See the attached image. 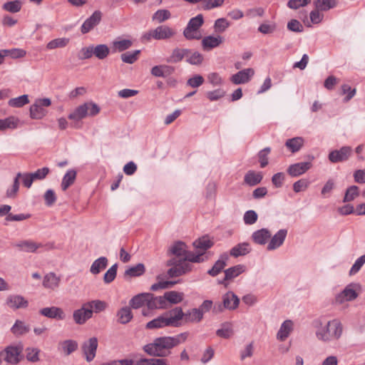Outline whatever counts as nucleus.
I'll return each instance as SVG.
<instances>
[{
    "label": "nucleus",
    "mask_w": 365,
    "mask_h": 365,
    "mask_svg": "<svg viewBox=\"0 0 365 365\" xmlns=\"http://www.w3.org/2000/svg\"><path fill=\"white\" fill-rule=\"evenodd\" d=\"M178 342V339L170 336H159L144 345L143 350L149 356L164 358L170 354V349L177 346Z\"/></svg>",
    "instance_id": "f257e3e1"
},
{
    "label": "nucleus",
    "mask_w": 365,
    "mask_h": 365,
    "mask_svg": "<svg viewBox=\"0 0 365 365\" xmlns=\"http://www.w3.org/2000/svg\"><path fill=\"white\" fill-rule=\"evenodd\" d=\"M314 324L317 328L316 336L319 340L329 341L338 339L342 334V325L338 320L329 321L324 327L320 320L315 321Z\"/></svg>",
    "instance_id": "f03ea898"
},
{
    "label": "nucleus",
    "mask_w": 365,
    "mask_h": 365,
    "mask_svg": "<svg viewBox=\"0 0 365 365\" xmlns=\"http://www.w3.org/2000/svg\"><path fill=\"white\" fill-rule=\"evenodd\" d=\"M204 24L203 15L200 14L196 16L191 18L183 31V36L187 40H199L202 38L199 33L200 28Z\"/></svg>",
    "instance_id": "7ed1b4c3"
},
{
    "label": "nucleus",
    "mask_w": 365,
    "mask_h": 365,
    "mask_svg": "<svg viewBox=\"0 0 365 365\" xmlns=\"http://www.w3.org/2000/svg\"><path fill=\"white\" fill-rule=\"evenodd\" d=\"M23 346L19 344L16 346H8L5 348L4 352L1 354L4 356V359L10 364H16L21 360Z\"/></svg>",
    "instance_id": "20e7f679"
},
{
    "label": "nucleus",
    "mask_w": 365,
    "mask_h": 365,
    "mask_svg": "<svg viewBox=\"0 0 365 365\" xmlns=\"http://www.w3.org/2000/svg\"><path fill=\"white\" fill-rule=\"evenodd\" d=\"M353 153L351 146H342L339 150H331L328 155L329 160L332 163L347 161Z\"/></svg>",
    "instance_id": "39448f33"
},
{
    "label": "nucleus",
    "mask_w": 365,
    "mask_h": 365,
    "mask_svg": "<svg viewBox=\"0 0 365 365\" xmlns=\"http://www.w3.org/2000/svg\"><path fill=\"white\" fill-rule=\"evenodd\" d=\"M98 345V339L94 336L85 341L81 344L83 354L88 362L92 361L96 357Z\"/></svg>",
    "instance_id": "423d86ee"
},
{
    "label": "nucleus",
    "mask_w": 365,
    "mask_h": 365,
    "mask_svg": "<svg viewBox=\"0 0 365 365\" xmlns=\"http://www.w3.org/2000/svg\"><path fill=\"white\" fill-rule=\"evenodd\" d=\"M359 284L351 283L348 284L344 289L336 297L337 302L341 304L344 301H352L358 297L357 289H360Z\"/></svg>",
    "instance_id": "0eeeda50"
},
{
    "label": "nucleus",
    "mask_w": 365,
    "mask_h": 365,
    "mask_svg": "<svg viewBox=\"0 0 365 365\" xmlns=\"http://www.w3.org/2000/svg\"><path fill=\"white\" fill-rule=\"evenodd\" d=\"M120 365H169L168 361L163 357L146 359L142 358L135 361L133 359L119 360Z\"/></svg>",
    "instance_id": "6e6552de"
},
{
    "label": "nucleus",
    "mask_w": 365,
    "mask_h": 365,
    "mask_svg": "<svg viewBox=\"0 0 365 365\" xmlns=\"http://www.w3.org/2000/svg\"><path fill=\"white\" fill-rule=\"evenodd\" d=\"M88 107L86 103L76 107L68 116V119L74 121L71 126L75 128H81V123L79 122L88 115Z\"/></svg>",
    "instance_id": "1a4fd4ad"
},
{
    "label": "nucleus",
    "mask_w": 365,
    "mask_h": 365,
    "mask_svg": "<svg viewBox=\"0 0 365 365\" xmlns=\"http://www.w3.org/2000/svg\"><path fill=\"white\" fill-rule=\"evenodd\" d=\"M164 314L167 317L171 327L181 326V320H185V312H183L182 309L180 307H176L164 312Z\"/></svg>",
    "instance_id": "9d476101"
},
{
    "label": "nucleus",
    "mask_w": 365,
    "mask_h": 365,
    "mask_svg": "<svg viewBox=\"0 0 365 365\" xmlns=\"http://www.w3.org/2000/svg\"><path fill=\"white\" fill-rule=\"evenodd\" d=\"M102 12L99 10L95 11L92 15L88 18L82 24L81 31L83 34H86L91 31L101 21Z\"/></svg>",
    "instance_id": "9b49d317"
},
{
    "label": "nucleus",
    "mask_w": 365,
    "mask_h": 365,
    "mask_svg": "<svg viewBox=\"0 0 365 365\" xmlns=\"http://www.w3.org/2000/svg\"><path fill=\"white\" fill-rule=\"evenodd\" d=\"M312 166L311 162H300L290 165L287 171L292 177H298L309 170Z\"/></svg>",
    "instance_id": "f8f14e48"
},
{
    "label": "nucleus",
    "mask_w": 365,
    "mask_h": 365,
    "mask_svg": "<svg viewBox=\"0 0 365 365\" xmlns=\"http://www.w3.org/2000/svg\"><path fill=\"white\" fill-rule=\"evenodd\" d=\"M13 246L18 248L19 251L25 252H35L38 248L43 247V244L30 240L19 241L13 244Z\"/></svg>",
    "instance_id": "ddd939ff"
},
{
    "label": "nucleus",
    "mask_w": 365,
    "mask_h": 365,
    "mask_svg": "<svg viewBox=\"0 0 365 365\" xmlns=\"http://www.w3.org/2000/svg\"><path fill=\"white\" fill-rule=\"evenodd\" d=\"M93 315V311L90 310L86 304H83L81 309L73 312V317L74 322L78 324H83L86 322L91 319Z\"/></svg>",
    "instance_id": "4468645a"
},
{
    "label": "nucleus",
    "mask_w": 365,
    "mask_h": 365,
    "mask_svg": "<svg viewBox=\"0 0 365 365\" xmlns=\"http://www.w3.org/2000/svg\"><path fill=\"white\" fill-rule=\"evenodd\" d=\"M252 68H245L238 71L231 77V81L236 85L247 83L254 75Z\"/></svg>",
    "instance_id": "2eb2a0df"
},
{
    "label": "nucleus",
    "mask_w": 365,
    "mask_h": 365,
    "mask_svg": "<svg viewBox=\"0 0 365 365\" xmlns=\"http://www.w3.org/2000/svg\"><path fill=\"white\" fill-rule=\"evenodd\" d=\"M287 235V230H279L273 237H271V240L267 247V250H274L279 248L281 245H282L285 240Z\"/></svg>",
    "instance_id": "dca6fc26"
},
{
    "label": "nucleus",
    "mask_w": 365,
    "mask_h": 365,
    "mask_svg": "<svg viewBox=\"0 0 365 365\" xmlns=\"http://www.w3.org/2000/svg\"><path fill=\"white\" fill-rule=\"evenodd\" d=\"M222 303L226 309L235 310L239 306L240 299L234 292H227L222 297Z\"/></svg>",
    "instance_id": "f3484780"
},
{
    "label": "nucleus",
    "mask_w": 365,
    "mask_h": 365,
    "mask_svg": "<svg viewBox=\"0 0 365 365\" xmlns=\"http://www.w3.org/2000/svg\"><path fill=\"white\" fill-rule=\"evenodd\" d=\"M271 232L267 228H262L260 230L255 231L251 238L253 242L257 245H264L268 240L271 238Z\"/></svg>",
    "instance_id": "a211bd4d"
},
{
    "label": "nucleus",
    "mask_w": 365,
    "mask_h": 365,
    "mask_svg": "<svg viewBox=\"0 0 365 365\" xmlns=\"http://www.w3.org/2000/svg\"><path fill=\"white\" fill-rule=\"evenodd\" d=\"M229 259L227 253H223L220 255L218 260L215 262L213 267L207 271V274L212 277H215L220 274L225 267L227 265V262Z\"/></svg>",
    "instance_id": "6ab92c4d"
},
{
    "label": "nucleus",
    "mask_w": 365,
    "mask_h": 365,
    "mask_svg": "<svg viewBox=\"0 0 365 365\" xmlns=\"http://www.w3.org/2000/svg\"><path fill=\"white\" fill-rule=\"evenodd\" d=\"M170 327V323L168 320L167 317H165V314H162L158 317L153 319V320L148 322L145 325L146 329H161L164 327Z\"/></svg>",
    "instance_id": "aec40b11"
},
{
    "label": "nucleus",
    "mask_w": 365,
    "mask_h": 365,
    "mask_svg": "<svg viewBox=\"0 0 365 365\" xmlns=\"http://www.w3.org/2000/svg\"><path fill=\"white\" fill-rule=\"evenodd\" d=\"M175 34V31L168 26H159L154 29V39L155 40L168 39Z\"/></svg>",
    "instance_id": "412c9836"
},
{
    "label": "nucleus",
    "mask_w": 365,
    "mask_h": 365,
    "mask_svg": "<svg viewBox=\"0 0 365 365\" xmlns=\"http://www.w3.org/2000/svg\"><path fill=\"white\" fill-rule=\"evenodd\" d=\"M262 179L263 175L261 172L250 170L244 176V183L253 187L260 183Z\"/></svg>",
    "instance_id": "4be33fe9"
},
{
    "label": "nucleus",
    "mask_w": 365,
    "mask_h": 365,
    "mask_svg": "<svg viewBox=\"0 0 365 365\" xmlns=\"http://www.w3.org/2000/svg\"><path fill=\"white\" fill-rule=\"evenodd\" d=\"M39 313L50 319H63L65 317L63 310L56 307L43 308L40 309Z\"/></svg>",
    "instance_id": "5701e85b"
},
{
    "label": "nucleus",
    "mask_w": 365,
    "mask_h": 365,
    "mask_svg": "<svg viewBox=\"0 0 365 365\" xmlns=\"http://www.w3.org/2000/svg\"><path fill=\"white\" fill-rule=\"evenodd\" d=\"M6 304L10 308L17 309L27 307L29 302L21 295H11L7 298Z\"/></svg>",
    "instance_id": "b1692460"
},
{
    "label": "nucleus",
    "mask_w": 365,
    "mask_h": 365,
    "mask_svg": "<svg viewBox=\"0 0 365 365\" xmlns=\"http://www.w3.org/2000/svg\"><path fill=\"white\" fill-rule=\"evenodd\" d=\"M222 41L223 38L220 36H207L202 40V46L205 51H209L220 46Z\"/></svg>",
    "instance_id": "393cba45"
},
{
    "label": "nucleus",
    "mask_w": 365,
    "mask_h": 365,
    "mask_svg": "<svg viewBox=\"0 0 365 365\" xmlns=\"http://www.w3.org/2000/svg\"><path fill=\"white\" fill-rule=\"evenodd\" d=\"M190 53V49L176 48L173 50L171 55L167 58L166 61L168 63H178L181 61L184 57H187Z\"/></svg>",
    "instance_id": "a878e982"
},
{
    "label": "nucleus",
    "mask_w": 365,
    "mask_h": 365,
    "mask_svg": "<svg viewBox=\"0 0 365 365\" xmlns=\"http://www.w3.org/2000/svg\"><path fill=\"white\" fill-rule=\"evenodd\" d=\"M245 271V266L243 264H237L230 267L225 270V278L220 281V284H223L224 281L231 280Z\"/></svg>",
    "instance_id": "bb28decb"
},
{
    "label": "nucleus",
    "mask_w": 365,
    "mask_h": 365,
    "mask_svg": "<svg viewBox=\"0 0 365 365\" xmlns=\"http://www.w3.org/2000/svg\"><path fill=\"white\" fill-rule=\"evenodd\" d=\"M252 251L250 243L242 242L234 246L230 251L231 256L238 257L240 256H245Z\"/></svg>",
    "instance_id": "cd10ccee"
},
{
    "label": "nucleus",
    "mask_w": 365,
    "mask_h": 365,
    "mask_svg": "<svg viewBox=\"0 0 365 365\" xmlns=\"http://www.w3.org/2000/svg\"><path fill=\"white\" fill-rule=\"evenodd\" d=\"M61 277L54 272H49L43 277V285L45 288L55 289L59 287Z\"/></svg>",
    "instance_id": "c85d7f7f"
},
{
    "label": "nucleus",
    "mask_w": 365,
    "mask_h": 365,
    "mask_svg": "<svg viewBox=\"0 0 365 365\" xmlns=\"http://www.w3.org/2000/svg\"><path fill=\"white\" fill-rule=\"evenodd\" d=\"M117 321L119 324H126L129 323L133 317V313L131 311V308L129 307H123L120 308L116 314Z\"/></svg>",
    "instance_id": "c756f323"
},
{
    "label": "nucleus",
    "mask_w": 365,
    "mask_h": 365,
    "mask_svg": "<svg viewBox=\"0 0 365 365\" xmlns=\"http://www.w3.org/2000/svg\"><path fill=\"white\" fill-rule=\"evenodd\" d=\"M187 248V247L184 242L178 240L175 242L174 244L169 248L168 255H173L178 257H184Z\"/></svg>",
    "instance_id": "7c9ffc66"
},
{
    "label": "nucleus",
    "mask_w": 365,
    "mask_h": 365,
    "mask_svg": "<svg viewBox=\"0 0 365 365\" xmlns=\"http://www.w3.org/2000/svg\"><path fill=\"white\" fill-rule=\"evenodd\" d=\"M77 172L74 169L68 170L63 177L61 187L63 191H66L70 186H71L76 178Z\"/></svg>",
    "instance_id": "2f4dec72"
},
{
    "label": "nucleus",
    "mask_w": 365,
    "mask_h": 365,
    "mask_svg": "<svg viewBox=\"0 0 365 365\" xmlns=\"http://www.w3.org/2000/svg\"><path fill=\"white\" fill-rule=\"evenodd\" d=\"M216 335L222 339H230L234 335L233 326L231 322L221 324V328L216 331Z\"/></svg>",
    "instance_id": "473e14b6"
},
{
    "label": "nucleus",
    "mask_w": 365,
    "mask_h": 365,
    "mask_svg": "<svg viewBox=\"0 0 365 365\" xmlns=\"http://www.w3.org/2000/svg\"><path fill=\"white\" fill-rule=\"evenodd\" d=\"M203 319V314L198 308L188 309L185 312V322L198 323Z\"/></svg>",
    "instance_id": "72a5a7b5"
},
{
    "label": "nucleus",
    "mask_w": 365,
    "mask_h": 365,
    "mask_svg": "<svg viewBox=\"0 0 365 365\" xmlns=\"http://www.w3.org/2000/svg\"><path fill=\"white\" fill-rule=\"evenodd\" d=\"M148 297H151L148 292L140 293L131 298V299L129 301V304L130 307L133 309H138L146 304V300H148Z\"/></svg>",
    "instance_id": "f704fd0d"
},
{
    "label": "nucleus",
    "mask_w": 365,
    "mask_h": 365,
    "mask_svg": "<svg viewBox=\"0 0 365 365\" xmlns=\"http://www.w3.org/2000/svg\"><path fill=\"white\" fill-rule=\"evenodd\" d=\"M30 331V327L26 324L24 322L19 319L16 320L14 324L11 328V333L16 336H20L27 334Z\"/></svg>",
    "instance_id": "c9c22d12"
},
{
    "label": "nucleus",
    "mask_w": 365,
    "mask_h": 365,
    "mask_svg": "<svg viewBox=\"0 0 365 365\" xmlns=\"http://www.w3.org/2000/svg\"><path fill=\"white\" fill-rule=\"evenodd\" d=\"M304 140L302 137H294L287 140L285 146L292 153L298 152L304 145Z\"/></svg>",
    "instance_id": "e433bc0d"
},
{
    "label": "nucleus",
    "mask_w": 365,
    "mask_h": 365,
    "mask_svg": "<svg viewBox=\"0 0 365 365\" xmlns=\"http://www.w3.org/2000/svg\"><path fill=\"white\" fill-rule=\"evenodd\" d=\"M293 323L291 320H285L281 325L279 330L277 332V337L279 340L283 341L289 335L292 330Z\"/></svg>",
    "instance_id": "4c0bfd02"
},
{
    "label": "nucleus",
    "mask_w": 365,
    "mask_h": 365,
    "mask_svg": "<svg viewBox=\"0 0 365 365\" xmlns=\"http://www.w3.org/2000/svg\"><path fill=\"white\" fill-rule=\"evenodd\" d=\"M192 245L195 248L202 250V252H205L207 250L211 248L214 245V242L205 235L195 240Z\"/></svg>",
    "instance_id": "58836bf2"
},
{
    "label": "nucleus",
    "mask_w": 365,
    "mask_h": 365,
    "mask_svg": "<svg viewBox=\"0 0 365 365\" xmlns=\"http://www.w3.org/2000/svg\"><path fill=\"white\" fill-rule=\"evenodd\" d=\"M108 265V259L106 257H101L96 259L91 264L90 272L93 274H98L105 269Z\"/></svg>",
    "instance_id": "ea45409f"
},
{
    "label": "nucleus",
    "mask_w": 365,
    "mask_h": 365,
    "mask_svg": "<svg viewBox=\"0 0 365 365\" xmlns=\"http://www.w3.org/2000/svg\"><path fill=\"white\" fill-rule=\"evenodd\" d=\"M145 272V267L143 263H138L135 266L130 267L124 272V277H137L142 276Z\"/></svg>",
    "instance_id": "a19ab883"
},
{
    "label": "nucleus",
    "mask_w": 365,
    "mask_h": 365,
    "mask_svg": "<svg viewBox=\"0 0 365 365\" xmlns=\"http://www.w3.org/2000/svg\"><path fill=\"white\" fill-rule=\"evenodd\" d=\"M337 0H315L314 5L316 9L321 11H327L337 6Z\"/></svg>",
    "instance_id": "79ce46f5"
},
{
    "label": "nucleus",
    "mask_w": 365,
    "mask_h": 365,
    "mask_svg": "<svg viewBox=\"0 0 365 365\" xmlns=\"http://www.w3.org/2000/svg\"><path fill=\"white\" fill-rule=\"evenodd\" d=\"M46 110L41 107V106H39L36 102L30 107V117L32 119H42L46 115Z\"/></svg>",
    "instance_id": "37998d69"
},
{
    "label": "nucleus",
    "mask_w": 365,
    "mask_h": 365,
    "mask_svg": "<svg viewBox=\"0 0 365 365\" xmlns=\"http://www.w3.org/2000/svg\"><path fill=\"white\" fill-rule=\"evenodd\" d=\"M183 293L176 291H169L164 294V298L166 299L167 302L172 304H177L183 300Z\"/></svg>",
    "instance_id": "c03bdc74"
},
{
    "label": "nucleus",
    "mask_w": 365,
    "mask_h": 365,
    "mask_svg": "<svg viewBox=\"0 0 365 365\" xmlns=\"http://www.w3.org/2000/svg\"><path fill=\"white\" fill-rule=\"evenodd\" d=\"M140 52V50L127 51L121 54L120 58L124 63L133 64L138 61Z\"/></svg>",
    "instance_id": "a18cd8bd"
},
{
    "label": "nucleus",
    "mask_w": 365,
    "mask_h": 365,
    "mask_svg": "<svg viewBox=\"0 0 365 365\" xmlns=\"http://www.w3.org/2000/svg\"><path fill=\"white\" fill-rule=\"evenodd\" d=\"M22 2L20 0L7 1L2 6V9L8 12L15 14L21 11Z\"/></svg>",
    "instance_id": "49530a36"
},
{
    "label": "nucleus",
    "mask_w": 365,
    "mask_h": 365,
    "mask_svg": "<svg viewBox=\"0 0 365 365\" xmlns=\"http://www.w3.org/2000/svg\"><path fill=\"white\" fill-rule=\"evenodd\" d=\"M61 349L65 355L68 356L78 349V343L75 340L67 339L61 342Z\"/></svg>",
    "instance_id": "de8ad7c7"
},
{
    "label": "nucleus",
    "mask_w": 365,
    "mask_h": 365,
    "mask_svg": "<svg viewBox=\"0 0 365 365\" xmlns=\"http://www.w3.org/2000/svg\"><path fill=\"white\" fill-rule=\"evenodd\" d=\"M94 56L99 60H103L110 53V48L106 44H98L96 46H93Z\"/></svg>",
    "instance_id": "09e8293b"
},
{
    "label": "nucleus",
    "mask_w": 365,
    "mask_h": 365,
    "mask_svg": "<svg viewBox=\"0 0 365 365\" xmlns=\"http://www.w3.org/2000/svg\"><path fill=\"white\" fill-rule=\"evenodd\" d=\"M133 45V42L129 39H123L120 41H115L113 42V51L123 52L129 48H130Z\"/></svg>",
    "instance_id": "8fccbe9b"
},
{
    "label": "nucleus",
    "mask_w": 365,
    "mask_h": 365,
    "mask_svg": "<svg viewBox=\"0 0 365 365\" xmlns=\"http://www.w3.org/2000/svg\"><path fill=\"white\" fill-rule=\"evenodd\" d=\"M359 195V187L356 185H351L349 187L346 192L343 199L344 202H348L354 200L356 197Z\"/></svg>",
    "instance_id": "3c124183"
},
{
    "label": "nucleus",
    "mask_w": 365,
    "mask_h": 365,
    "mask_svg": "<svg viewBox=\"0 0 365 365\" xmlns=\"http://www.w3.org/2000/svg\"><path fill=\"white\" fill-rule=\"evenodd\" d=\"M68 43L69 38H55L47 43L46 48L50 50L55 49L57 48H63L66 46Z\"/></svg>",
    "instance_id": "603ef678"
},
{
    "label": "nucleus",
    "mask_w": 365,
    "mask_h": 365,
    "mask_svg": "<svg viewBox=\"0 0 365 365\" xmlns=\"http://www.w3.org/2000/svg\"><path fill=\"white\" fill-rule=\"evenodd\" d=\"M29 103L28 95H22L17 98H11L9 101L8 104L13 108H21Z\"/></svg>",
    "instance_id": "864d4df0"
},
{
    "label": "nucleus",
    "mask_w": 365,
    "mask_h": 365,
    "mask_svg": "<svg viewBox=\"0 0 365 365\" xmlns=\"http://www.w3.org/2000/svg\"><path fill=\"white\" fill-rule=\"evenodd\" d=\"M170 16L171 14L168 10L159 9L153 14L152 19L153 21H156L158 23H162L169 19Z\"/></svg>",
    "instance_id": "5fc2aeb1"
},
{
    "label": "nucleus",
    "mask_w": 365,
    "mask_h": 365,
    "mask_svg": "<svg viewBox=\"0 0 365 365\" xmlns=\"http://www.w3.org/2000/svg\"><path fill=\"white\" fill-rule=\"evenodd\" d=\"M356 93V88H351L348 84H343L341 86V94L346 95L343 100L344 103L349 102L355 96Z\"/></svg>",
    "instance_id": "6e6d98bb"
},
{
    "label": "nucleus",
    "mask_w": 365,
    "mask_h": 365,
    "mask_svg": "<svg viewBox=\"0 0 365 365\" xmlns=\"http://www.w3.org/2000/svg\"><path fill=\"white\" fill-rule=\"evenodd\" d=\"M85 304L90 310L96 313L103 311L106 307V303L101 300H93Z\"/></svg>",
    "instance_id": "4d7b16f0"
},
{
    "label": "nucleus",
    "mask_w": 365,
    "mask_h": 365,
    "mask_svg": "<svg viewBox=\"0 0 365 365\" xmlns=\"http://www.w3.org/2000/svg\"><path fill=\"white\" fill-rule=\"evenodd\" d=\"M118 270V264L112 265L104 274L103 281L106 284L111 283L116 277Z\"/></svg>",
    "instance_id": "13d9d810"
},
{
    "label": "nucleus",
    "mask_w": 365,
    "mask_h": 365,
    "mask_svg": "<svg viewBox=\"0 0 365 365\" xmlns=\"http://www.w3.org/2000/svg\"><path fill=\"white\" fill-rule=\"evenodd\" d=\"M230 26V23L225 18L217 19L214 24V29L216 33L222 34Z\"/></svg>",
    "instance_id": "bf43d9fd"
},
{
    "label": "nucleus",
    "mask_w": 365,
    "mask_h": 365,
    "mask_svg": "<svg viewBox=\"0 0 365 365\" xmlns=\"http://www.w3.org/2000/svg\"><path fill=\"white\" fill-rule=\"evenodd\" d=\"M186 58V61L188 63L195 66L200 65L204 60L203 56L198 51L192 52L191 51V53Z\"/></svg>",
    "instance_id": "052dcab7"
},
{
    "label": "nucleus",
    "mask_w": 365,
    "mask_h": 365,
    "mask_svg": "<svg viewBox=\"0 0 365 365\" xmlns=\"http://www.w3.org/2000/svg\"><path fill=\"white\" fill-rule=\"evenodd\" d=\"M17 126V120L14 117H9L5 119H0V130L6 128H15Z\"/></svg>",
    "instance_id": "680f3d73"
},
{
    "label": "nucleus",
    "mask_w": 365,
    "mask_h": 365,
    "mask_svg": "<svg viewBox=\"0 0 365 365\" xmlns=\"http://www.w3.org/2000/svg\"><path fill=\"white\" fill-rule=\"evenodd\" d=\"M271 152L269 147H266L258 153L259 162L261 168H265L268 165V155Z\"/></svg>",
    "instance_id": "e2e57ef3"
},
{
    "label": "nucleus",
    "mask_w": 365,
    "mask_h": 365,
    "mask_svg": "<svg viewBox=\"0 0 365 365\" xmlns=\"http://www.w3.org/2000/svg\"><path fill=\"white\" fill-rule=\"evenodd\" d=\"M26 359L31 362H37L39 361L40 350L37 348L28 347L26 349Z\"/></svg>",
    "instance_id": "0e129e2a"
},
{
    "label": "nucleus",
    "mask_w": 365,
    "mask_h": 365,
    "mask_svg": "<svg viewBox=\"0 0 365 365\" xmlns=\"http://www.w3.org/2000/svg\"><path fill=\"white\" fill-rule=\"evenodd\" d=\"M258 219V215L255 210H250L245 212L243 220L245 225H251L255 224Z\"/></svg>",
    "instance_id": "69168bd1"
},
{
    "label": "nucleus",
    "mask_w": 365,
    "mask_h": 365,
    "mask_svg": "<svg viewBox=\"0 0 365 365\" xmlns=\"http://www.w3.org/2000/svg\"><path fill=\"white\" fill-rule=\"evenodd\" d=\"M205 81L204 78L200 74H195L187 81V86L192 88H198L203 84Z\"/></svg>",
    "instance_id": "338daca9"
},
{
    "label": "nucleus",
    "mask_w": 365,
    "mask_h": 365,
    "mask_svg": "<svg viewBox=\"0 0 365 365\" xmlns=\"http://www.w3.org/2000/svg\"><path fill=\"white\" fill-rule=\"evenodd\" d=\"M287 29L292 32L302 33L304 31L303 25L297 19L290 20L287 25Z\"/></svg>",
    "instance_id": "774afa93"
}]
</instances>
